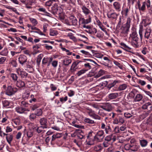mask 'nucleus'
I'll use <instances>...</instances> for the list:
<instances>
[{
    "label": "nucleus",
    "instance_id": "nucleus-1",
    "mask_svg": "<svg viewBox=\"0 0 152 152\" xmlns=\"http://www.w3.org/2000/svg\"><path fill=\"white\" fill-rule=\"evenodd\" d=\"M140 147V145L138 143L132 145L127 144L124 146L125 149L126 151H129L130 152L136 151Z\"/></svg>",
    "mask_w": 152,
    "mask_h": 152
},
{
    "label": "nucleus",
    "instance_id": "nucleus-2",
    "mask_svg": "<svg viewBox=\"0 0 152 152\" xmlns=\"http://www.w3.org/2000/svg\"><path fill=\"white\" fill-rule=\"evenodd\" d=\"M104 134L103 130H101L98 131L94 137V139L97 142H101L104 137Z\"/></svg>",
    "mask_w": 152,
    "mask_h": 152
},
{
    "label": "nucleus",
    "instance_id": "nucleus-3",
    "mask_svg": "<svg viewBox=\"0 0 152 152\" xmlns=\"http://www.w3.org/2000/svg\"><path fill=\"white\" fill-rule=\"evenodd\" d=\"M17 91L16 87H13L11 86H8L5 91V94L9 96H11L14 94Z\"/></svg>",
    "mask_w": 152,
    "mask_h": 152
},
{
    "label": "nucleus",
    "instance_id": "nucleus-4",
    "mask_svg": "<svg viewBox=\"0 0 152 152\" xmlns=\"http://www.w3.org/2000/svg\"><path fill=\"white\" fill-rule=\"evenodd\" d=\"M86 112L90 117L95 119L99 120L101 119V117L99 115L96 114L94 111L91 109L86 108Z\"/></svg>",
    "mask_w": 152,
    "mask_h": 152
},
{
    "label": "nucleus",
    "instance_id": "nucleus-5",
    "mask_svg": "<svg viewBox=\"0 0 152 152\" xmlns=\"http://www.w3.org/2000/svg\"><path fill=\"white\" fill-rule=\"evenodd\" d=\"M79 5L81 6L82 12L85 16L92 15L93 14L91 10L85 5L81 3L79 4Z\"/></svg>",
    "mask_w": 152,
    "mask_h": 152
},
{
    "label": "nucleus",
    "instance_id": "nucleus-6",
    "mask_svg": "<svg viewBox=\"0 0 152 152\" xmlns=\"http://www.w3.org/2000/svg\"><path fill=\"white\" fill-rule=\"evenodd\" d=\"M131 20V19L129 17L127 18L125 26L124 27L122 26L121 28V30H122V33H126L129 31L130 26Z\"/></svg>",
    "mask_w": 152,
    "mask_h": 152
},
{
    "label": "nucleus",
    "instance_id": "nucleus-7",
    "mask_svg": "<svg viewBox=\"0 0 152 152\" xmlns=\"http://www.w3.org/2000/svg\"><path fill=\"white\" fill-rule=\"evenodd\" d=\"M92 17L91 15H89L87 19H85L83 18H80L79 19V25H84L91 23V21Z\"/></svg>",
    "mask_w": 152,
    "mask_h": 152
},
{
    "label": "nucleus",
    "instance_id": "nucleus-8",
    "mask_svg": "<svg viewBox=\"0 0 152 152\" xmlns=\"http://www.w3.org/2000/svg\"><path fill=\"white\" fill-rule=\"evenodd\" d=\"M101 128L104 129L106 134H110L112 132V129L109 125H106L104 123H102L101 124Z\"/></svg>",
    "mask_w": 152,
    "mask_h": 152
},
{
    "label": "nucleus",
    "instance_id": "nucleus-9",
    "mask_svg": "<svg viewBox=\"0 0 152 152\" xmlns=\"http://www.w3.org/2000/svg\"><path fill=\"white\" fill-rule=\"evenodd\" d=\"M116 136L114 134H112L107 136L104 138V140L107 142L112 141L113 142L116 141Z\"/></svg>",
    "mask_w": 152,
    "mask_h": 152
},
{
    "label": "nucleus",
    "instance_id": "nucleus-10",
    "mask_svg": "<svg viewBox=\"0 0 152 152\" xmlns=\"http://www.w3.org/2000/svg\"><path fill=\"white\" fill-rule=\"evenodd\" d=\"M83 62L81 61L77 60L73 62L72 64L71 67L70 68V70L71 72H74L76 71L77 69V66L79 64H80V62Z\"/></svg>",
    "mask_w": 152,
    "mask_h": 152
},
{
    "label": "nucleus",
    "instance_id": "nucleus-11",
    "mask_svg": "<svg viewBox=\"0 0 152 152\" xmlns=\"http://www.w3.org/2000/svg\"><path fill=\"white\" fill-rule=\"evenodd\" d=\"M48 120L46 118L43 117L41 118L39 120V122L41 126L44 128H47Z\"/></svg>",
    "mask_w": 152,
    "mask_h": 152
},
{
    "label": "nucleus",
    "instance_id": "nucleus-12",
    "mask_svg": "<svg viewBox=\"0 0 152 152\" xmlns=\"http://www.w3.org/2000/svg\"><path fill=\"white\" fill-rule=\"evenodd\" d=\"M131 45L134 48H138L140 47L139 38L131 40Z\"/></svg>",
    "mask_w": 152,
    "mask_h": 152
},
{
    "label": "nucleus",
    "instance_id": "nucleus-13",
    "mask_svg": "<svg viewBox=\"0 0 152 152\" xmlns=\"http://www.w3.org/2000/svg\"><path fill=\"white\" fill-rule=\"evenodd\" d=\"M101 107L103 110L108 112L111 111L113 108L111 104L109 103H105L104 105L102 106Z\"/></svg>",
    "mask_w": 152,
    "mask_h": 152
},
{
    "label": "nucleus",
    "instance_id": "nucleus-14",
    "mask_svg": "<svg viewBox=\"0 0 152 152\" xmlns=\"http://www.w3.org/2000/svg\"><path fill=\"white\" fill-rule=\"evenodd\" d=\"M19 63L22 65H23L27 61V58L25 55H20L18 58Z\"/></svg>",
    "mask_w": 152,
    "mask_h": 152
},
{
    "label": "nucleus",
    "instance_id": "nucleus-15",
    "mask_svg": "<svg viewBox=\"0 0 152 152\" xmlns=\"http://www.w3.org/2000/svg\"><path fill=\"white\" fill-rule=\"evenodd\" d=\"M142 108L144 110L147 109L150 112L152 111V103L150 102L146 103L142 106Z\"/></svg>",
    "mask_w": 152,
    "mask_h": 152
},
{
    "label": "nucleus",
    "instance_id": "nucleus-16",
    "mask_svg": "<svg viewBox=\"0 0 152 152\" xmlns=\"http://www.w3.org/2000/svg\"><path fill=\"white\" fill-rule=\"evenodd\" d=\"M52 12L55 15L59 10H62V9L60 7H58V5L56 3H55L53 4L51 7Z\"/></svg>",
    "mask_w": 152,
    "mask_h": 152
},
{
    "label": "nucleus",
    "instance_id": "nucleus-17",
    "mask_svg": "<svg viewBox=\"0 0 152 152\" xmlns=\"http://www.w3.org/2000/svg\"><path fill=\"white\" fill-rule=\"evenodd\" d=\"M113 6L115 10L118 12H119L121 10V3L118 1H115L113 4Z\"/></svg>",
    "mask_w": 152,
    "mask_h": 152
},
{
    "label": "nucleus",
    "instance_id": "nucleus-18",
    "mask_svg": "<svg viewBox=\"0 0 152 152\" xmlns=\"http://www.w3.org/2000/svg\"><path fill=\"white\" fill-rule=\"evenodd\" d=\"M18 74L21 76L22 78H26L28 75V73L25 71L22 70L20 69H18L17 70Z\"/></svg>",
    "mask_w": 152,
    "mask_h": 152
},
{
    "label": "nucleus",
    "instance_id": "nucleus-19",
    "mask_svg": "<svg viewBox=\"0 0 152 152\" xmlns=\"http://www.w3.org/2000/svg\"><path fill=\"white\" fill-rule=\"evenodd\" d=\"M70 22L72 25L74 26H77V25L78 21L77 18L73 15H71L69 17Z\"/></svg>",
    "mask_w": 152,
    "mask_h": 152
},
{
    "label": "nucleus",
    "instance_id": "nucleus-20",
    "mask_svg": "<svg viewBox=\"0 0 152 152\" xmlns=\"http://www.w3.org/2000/svg\"><path fill=\"white\" fill-rule=\"evenodd\" d=\"M64 125V124L62 122H60L57 125L51 127L52 129L57 131H60L62 129Z\"/></svg>",
    "mask_w": 152,
    "mask_h": 152
},
{
    "label": "nucleus",
    "instance_id": "nucleus-21",
    "mask_svg": "<svg viewBox=\"0 0 152 152\" xmlns=\"http://www.w3.org/2000/svg\"><path fill=\"white\" fill-rule=\"evenodd\" d=\"M15 110L18 113L23 114L26 110V108L21 106H17L15 108Z\"/></svg>",
    "mask_w": 152,
    "mask_h": 152
},
{
    "label": "nucleus",
    "instance_id": "nucleus-22",
    "mask_svg": "<svg viewBox=\"0 0 152 152\" xmlns=\"http://www.w3.org/2000/svg\"><path fill=\"white\" fill-rule=\"evenodd\" d=\"M81 61L83 62H80V64L82 65V66H83V65L85 68L87 70V71L91 68V65H93V64L86 63V62L84 61Z\"/></svg>",
    "mask_w": 152,
    "mask_h": 152
},
{
    "label": "nucleus",
    "instance_id": "nucleus-23",
    "mask_svg": "<svg viewBox=\"0 0 152 152\" xmlns=\"http://www.w3.org/2000/svg\"><path fill=\"white\" fill-rule=\"evenodd\" d=\"M63 63V64L65 66H67L69 65L71 63L72 60L67 58H64L62 61Z\"/></svg>",
    "mask_w": 152,
    "mask_h": 152
},
{
    "label": "nucleus",
    "instance_id": "nucleus-24",
    "mask_svg": "<svg viewBox=\"0 0 152 152\" xmlns=\"http://www.w3.org/2000/svg\"><path fill=\"white\" fill-rule=\"evenodd\" d=\"M53 59V57H44L42 60V64L45 65L48 62H51Z\"/></svg>",
    "mask_w": 152,
    "mask_h": 152
},
{
    "label": "nucleus",
    "instance_id": "nucleus-25",
    "mask_svg": "<svg viewBox=\"0 0 152 152\" xmlns=\"http://www.w3.org/2000/svg\"><path fill=\"white\" fill-rule=\"evenodd\" d=\"M151 31V29L149 27L147 28L146 29L144 35L145 38H146L147 39H148L150 37Z\"/></svg>",
    "mask_w": 152,
    "mask_h": 152
},
{
    "label": "nucleus",
    "instance_id": "nucleus-26",
    "mask_svg": "<svg viewBox=\"0 0 152 152\" xmlns=\"http://www.w3.org/2000/svg\"><path fill=\"white\" fill-rule=\"evenodd\" d=\"M16 84V86L19 88H22L25 86L24 82L20 80L17 81Z\"/></svg>",
    "mask_w": 152,
    "mask_h": 152
},
{
    "label": "nucleus",
    "instance_id": "nucleus-27",
    "mask_svg": "<svg viewBox=\"0 0 152 152\" xmlns=\"http://www.w3.org/2000/svg\"><path fill=\"white\" fill-rule=\"evenodd\" d=\"M118 15V14L115 12L111 13H108L107 15V16L108 18L115 19H116Z\"/></svg>",
    "mask_w": 152,
    "mask_h": 152
},
{
    "label": "nucleus",
    "instance_id": "nucleus-28",
    "mask_svg": "<svg viewBox=\"0 0 152 152\" xmlns=\"http://www.w3.org/2000/svg\"><path fill=\"white\" fill-rule=\"evenodd\" d=\"M146 6L148 12L152 14V6L151 5V1L150 0H146Z\"/></svg>",
    "mask_w": 152,
    "mask_h": 152
},
{
    "label": "nucleus",
    "instance_id": "nucleus-29",
    "mask_svg": "<svg viewBox=\"0 0 152 152\" xmlns=\"http://www.w3.org/2000/svg\"><path fill=\"white\" fill-rule=\"evenodd\" d=\"M120 44L121 46V48L127 51L131 52L130 51H129V50H131L132 48H131L128 46L125 43L123 42H121Z\"/></svg>",
    "mask_w": 152,
    "mask_h": 152
},
{
    "label": "nucleus",
    "instance_id": "nucleus-30",
    "mask_svg": "<svg viewBox=\"0 0 152 152\" xmlns=\"http://www.w3.org/2000/svg\"><path fill=\"white\" fill-rule=\"evenodd\" d=\"M62 10H59L55 14L61 20H64V13L62 12Z\"/></svg>",
    "mask_w": 152,
    "mask_h": 152
},
{
    "label": "nucleus",
    "instance_id": "nucleus-31",
    "mask_svg": "<svg viewBox=\"0 0 152 152\" xmlns=\"http://www.w3.org/2000/svg\"><path fill=\"white\" fill-rule=\"evenodd\" d=\"M143 98L142 95L140 94H137L134 98V102H139L141 101Z\"/></svg>",
    "mask_w": 152,
    "mask_h": 152
},
{
    "label": "nucleus",
    "instance_id": "nucleus-32",
    "mask_svg": "<svg viewBox=\"0 0 152 152\" xmlns=\"http://www.w3.org/2000/svg\"><path fill=\"white\" fill-rule=\"evenodd\" d=\"M13 135L12 134H8L6 138L7 142L10 144L11 145V142L13 140Z\"/></svg>",
    "mask_w": 152,
    "mask_h": 152
},
{
    "label": "nucleus",
    "instance_id": "nucleus-33",
    "mask_svg": "<svg viewBox=\"0 0 152 152\" xmlns=\"http://www.w3.org/2000/svg\"><path fill=\"white\" fill-rule=\"evenodd\" d=\"M140 143L142 147H145L147 145L148 142L145 140H140Z\"/></svg>",
    "mask_w": 152,
    "mask_h": 152
},
{
    "label": "nucleus",
    "instance_id": "nucleus-34",
    "mask_svg": "<svg viewBox=\"0 0 152 152\" xmlns=\"http://www.w3.org/2000/svg\"><path fill=\"white\" fill-rule=\"evenodd\" d=\"M118 93H113L110 94L108 95V97L111 99H115L118 97Z\"/></svg>",
    "mask_w": 152,
    "mask_h": 152
},
{
    "label": "nucleus",
    "instance_id": "nucleus-35",
    "mask_svg": "<svg viewBox=\"0 0 152 152\" xmlns=\"http://www.w3.org/2000/svg\"><path fill=\"white\" fill-rule=\"evenodd\" d=\"M130 10V7L129 8L127 7L124 10L122 11L121 13L123 15L126 17L128 15V13Z\"/></svg>",
    "mask_w": 152,
    "mask_h": 152
},
{
    "label": "nucleus",
    "instance_id": "nucleus-36",
    "mask_svg": "<svg viewBox=\"0 0 152 152\" xmlns=\"http://www.w3.org/2000/svg\"><path fill=\"white\" fill-rule=\"evenodd\" d=\"M84 121L85 123L89 124H93L95 123V122L94 120L88 118H85Z\"/></svg>",
    "mask_w": 152,
    "mask_h": 152
},
{
    "label": "nucleus",
    "instance_id": "nucleus-37",
    "mask_svg": "<svg viewBox=\"0 0 152 152\" xmlns=\"http://www.w3.org/2000/svg\"><path fill=\"white\" fill-rule=\"evenodd\" d=\"M35 113L37 116H41L43 113L42 110L41 108L37 109L36 110Z\"/></svg>",
    "mask_w": 152,
    "mask_h": 152
},
{
    "label": "nucleus",
    "instance_id": "nucleus-38",
    "mask_svg": "<svg viewBox=\"0 0 152 152\" xmlns=\"http://www.w3.org/2000/svg\"><path fill=\"white\" fill-rule=\"evenodd\" d=\"M105 71L102 69H100L96 75H95L94 77L96 78H98L104 74Z\"/></svg>",
    "mask_w": 152,
    "mask_h": 152
},
{
    "label": "nucleus",
    "instance_id": "nucleus-39",
    "mask_svg": "<svg viewBox=\"0 0 152 152\" xmlns=\"http://www.w3.org/2000/svg\"><path fill=\"white\" fill-rule=\"evenodd\" d=\"M61 134L60 133H57L56 134H54L52 136V139L51 141L55 140L56 139L60 138L61 137Z\"/></svg>",
    "mask_w": 152,
    "mask_h": 152
},
{
    "label": "nucleus",
    "instance_id": "nucleus-40",
    "mask_svg": "<svg viewBox=\"0 0 152 152\" xmlns=\"http://www.w3.org/2000/svg\"><path fill=\"white\" fill-rule=\"evenodd\" d=\"M143 27L142 24H140L139 25V34L141 38L142 39L143 37Z\"/></svg>",
    "mask_w": 152,
    "mask_h": 152
},
{
    "label": "nucleus",
    "instance_id": "nucleus-41",
    "mask_svg": "<svg viewBox=\"0 0 152 152\" xmlns=\"http://www.w3.org/2000/svg\"><path fill=\"white\" fill-rule=\"evenodd\" d=\"M67 36L74 42H77V40L76 38L74 36L73 34L72 33H68Z\"/></svg>",
    "mask_w": 152,
    "mask_h": 152
},
{
    "label": "nucleus",
    "instance_id": "nucleus-42",
    "mask_svg": "<svg viewBox=\"0 0 152 152\" xmlns=\"http://www.w3.org/2000/svg\"><path fill=\"white\" fill-rule=\"evenodd\" d=\"M139 38L138 37V35L136 31H134L130 34L131 40Z\"/></svg>",
    "mask_w": 152,
    "mask_h": 152
},
{
    "label": "nucleus",
    "instance_id": "nucleus-43",
    "mask_svg": "<svg viewBox=\"0 0 152 152\" xmlns=\"http://www.w3.org/2000/svg\"><path fill=\"white\" fill-rule=\"evenodd\" d=\"M29 19L30 21L33 25L34 26H36L38 23V22L36 19L32 18H30Z\"/></svg>",
    "mask_w": 152,
    "mask_h": 152
},
{
    "label": "nucleus",
    "instance_id": "nucleus-44",
    "mask_svg": "<svg viewBox=\"0 0 152 152\" xmlns=\"http://www.w3.org/2000/svg\"><path fill=\"white\" fill-rule=\"evenodd\" d=\"M38 10L40 12H44L45 14V15L46 16H50V14L47 12L46 9L44 8H40L38 9Z\"/></svg>",
    "mask_w": 152,
    "mask_h": 152
},
{
    "label": "nucleus",
    "instance_id": "nucleus-45",
    "mask_svg": "<svg viewBox=\"0 0 152 152\" xmlns=\"http://www.w3.org/2000/svg\"><path fill=\"white\" fill-rule=\"evenodd\" d=\"M118 83V81L115 80L112 83L109 84L107 86V88H109V89H110L112 87L114 86L116 84Z\"/></svg>",
    "mask_w": 152,
    "mask_h": 152
},
{
    "label": "nucleus",
    "instance_id": "nucleus-46",
    "mask_svg": "<svg viewBox=\"0 0 152 152\" xmlns=\"http://www.w3.org/2000/svg\"><path fill=\"white\" fill-rule=\"evenodd\" d=\"M127 87V86L126 84H123L119 86L118 88V89L120 91H123L126 89Z\"/></svg>",
    "mask_w": 152,
    "mask_h": 152
},
{
    "label": "nucleus",
    "instance_id": "nucleus-47",
    "mask_svg": "<svg viewBox=\"0 0 152 152\" xmlns=\"http://www.w3.org/2000/svg\"><path fill=\"white\" fill-rule=\"evenodd\" d=\"M8 50L7 48H4L0 53V54L3 56H7L8 53Z\"/></svg>",
    "mask_w": 152,
    "mask_h": 152
},
{
    "label": "nucleus",
    "instance_id": "nucleus-48",
    "mask_svg": "<svg viewBox=\"0 0 152 152\" xmlns=\"http://www.w3.org/2000/svg\"><path fill=\"white\" fill-rule=\"evenodd\" d=\"M37 116L35 113H32L29 115V119L31 121H33L36 118Z\"/></svg>",
    "mask_w": 152,
    "mask_h": 152
},
{
    "label": "nucleus",
    "instance_id": "nucleus-49",
    "mask_svg": "<svg viewBox=\"0 0 152 152\" xmlns=\"http://www.w3.org/2000/svg\"><path fill=\"white\" fill-rule=\"evenodd\" d=\"M53 2L50 0H48L45 2L44 6L46 7H50L52 5Z\"/></svg>",
    "mask_w": 152,
    "mask_h": 152
},
{
    "label": "nucleus",
    "instance_id": "nucleus-50",
    "mask_svg": "<svg viewBox=\"0 0 152 152\" xmlns=\"http://www.w3.org/2000/svg\"><path fill=\"white\" fill-rule=\"evenodd\" d=\"M87 70L86 69H82L78 71L76 74L78 76H80L82 75L85 73L86 71Z\"/></svg>",
    "mask_w": 152,
    "mask_h": 152
},
{
    "label": "nucleus",
    "instance_id": "nucleus-51",
    "mask_svg": "<svg viewBox=\"0 0 152 152\" xmlns=\"http://www.w3.org/2000/svg\"><path fill=\"white\" fill-rule=\"evenodd\" d=\"M58 33L57 31L52 29L50 30V35L51 36H55L58 34Z\"/></svg>",
    "mask_w": 152,
    "mask_h": 152
},
{
    "label": "nucleus",
    "instance_id": "nucleus-52",
    "mask_svg": "<svg viewBox=\"0 0 152 152\" xmlns=\"http://www.w3.org/2000/svg\"><path fill=\"white\" fill-rule=\"evenodd\" d=\"M103 149V147L101 144H99L95 146L94 150L96 151H99Z\"/></svg>",
    "mask_w": 152,
    "mask_h": 152
},
{
    "label": "nucleus",
    "instance_id": "nucleus-53",
    "mask_svg": "<svg viewBox=\"0 0 152 152\" xmlns=\"http://www.w3.org/2000/svg\"><path fill=\"white\" fill-rule=\"evenodd\" d=\"M10 77L14 81H17L18 77L16 74L14 73H11L10 74Z\"/></svg>",
    "mask_w": 152,
    "mask_h": 152
},
{
    "label": "nucleus",
    "instance_id": "nucleus-54",
    "mask_svg": "<svg viewBox=\"0 0 152 152\" xmlns=\"http://www.w3.org/2000/svg\"><path fill=\"white\" fill-rule=\"evenodd\" d=\"M147 2H143L142 3V6L141 7H140L139 8V10H141L142 11H144L145 9V6L146 5Z\"/></svg>",
    "mask_w": 152,
    "mask_h": 152
},
{
    "label": "nucleus",
    "instance_id": "nucleus-55",
    "mask_svg": "<svg viewBox=\"0 0 152 152\" xmlns=\"http://www.w3.org/2000/svg\"><path fill=\"white\" fill-rule=\"evenodd\" d=\"M124 117L127 119L130 118L133 116L132 114L128 112H125L124 113Z\"/></svg>",
    "mask_w": 152,
    "mask_h": 152
},
{
    "label": "nucleus",
    "instance_id": "nucleus-56",
    "mask_svg": "<svg viewBox=\"0 0 152 152\" xmlns=\"http://www.w3.org/2000/svg\"><path fill=\"white\" fill-rule=\"evenodd\" d=\"M45 129L42 127V126H40L37 127V128L36 129V131L38 133H41L42 131V130L44 129Z\"/></svg>",
    "mask_w": 152,
    "mask_h": 152
},
{
    "label": "nucleus",
    "instance_id": "nucleus-57",
    "mask_svg": "<svg viewBox=\"0 0 152 152\" xmlns=\"http://www.w3.org/2000/svg\"><path fill=\"white\" fill-rule=\"evenodd\" d=\"M33 135V132L30 130L28 131L27 132V136L28 138L31 137Z\"/></svg>",
    "mask_w": 152,
    "mask_h": 152
},
{
    "label": "nucleus",
    "instance_id": "nucleus-58",
    "mask_svg": "<svg viewBox=\"0 0 152 152\" xmlns=\"http://www.w3.org/2000/svg\"><path fill=\"white\" fill-rule=\"evenodd\" d=\"M10 103L7 100H4L3 102V106L4 107H7L9 106Z\"/></svg>",
    "mask_w": 152,
    "mask_h": 152
},
{
    "label": "nucleus",
    "instance_id": "nucleus-59",
    "mask_svg": "<svg viewBox=\"0 0 152 152\" xmlns=\"http://www.w3.org/2000/svg\"><path fill=\"white\" fill-rule=\"evenodd\" d=\"M114 132L116 133H120L121 132L120 130V128L119 126H116L115 127L114 129Z\"/></svg>",
    "mask_w": 152,
    "mask_h": 152
},
{
    "label": "nucleus",
    "instance_id": "nucleus-60",
    "mask_svg": "<svg viewBox=\"0 0 152 152\" xmlns=\"http://www.w3.org/2000/svg\"><path fill=\"white\" fill-rule=\"evenodd\" d=\"M39 106V105L38 104H35L33 105L31 107V110L34 111L35 110H36L38 108Z\"/></svg>",
    "mask_w": 152,
    "mask_h": 152
},
{
    "label": "nucleus",
    "instance_id": "nucleus-61",
    "mask_svg": "<svg viewBox=\"0 0 152 152\" xmlns=\"http://www.w3.org/2000/svg\"><path fill=\"white\" fill-rule=\"evenodd\" d=\"M29 96V93L27 92H25L23 95V98L24 99H27Z\"/></svg>",
    "mask_w": 152,
    "mask_h": 152
},
{
    "label": "nucleus",
    "instance_id": "nucleus-62",
    "mask_svg": "<svg viewBox=\"0 0 152 152\" xmlns=\"http://www.w3.org/2000/svg\"><path fill=\"white\" fill-rule=\"evenodd\" d=\"M113 63L115 65L118 66L120 69H122V66L121 65V64L119 63L117 61H113Z\"/></svg>",
    "mask_w": 152,
    "mask_h": 152
},
{
    "label": "nucleus",
    "instance_id": "nucleus-63",
    "mask_svg": "<svg viewBox=\"0 0 152 152\" xmlns=\"http://www.w3.org/2000/svg\"><path fill=\"white\" fill-rule=\"evenodd\" d=\"M89 33L90 34H94L96 33L97 32V30L96 28H92L91 30H89Z\"/></svg>",
    "mask_w": 152,
    "mask_h": 152
},
{
    "label": "nucleus",
    "instance_id": "nucleus-64",
    "mask_svg": "<svg viewBox=\"0 0 152 152\" xmlns=\"http://www.w3.org/2000/svg\"><path fill=\"white\" fill-rule=\"evenodd\" d=\"M141 52L143 54H146V53H148L147 48L146 47H144L142 49L141 51Z\"/></svg>",
    "mask_w": 152,
    "mask_h": 152
}]
</instances>
